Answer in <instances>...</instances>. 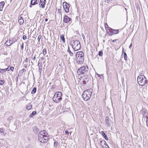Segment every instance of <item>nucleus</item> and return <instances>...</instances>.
Wrapping results in <instances>:
<instances>
[{
	"instance_id": "obj_22",
	"label": "nucleus",
	"mask_w": 148,
	"mask_h": 148,
	"mask_svg": "<svg viewBox=\"0 0 148 148\" xmlns=\"http://www.w3.org/2000/svg\"><path fill=\"white\" fill-rule=\"evenodd\" d=\"M11 41L10 40H7L6 41V42L5 43L4 45L5 46H10L12 44V43H10V45H9V43H10V42Z\"/></svg>"
},
{
	"instance_id": "obj_64",
	"label": "nucleus",
	"mask_w": 148,
	"mask_h": 148,
	"mask_svg": "<svg viewBox=\"0 0 148 148\" xmlns=\"http://www.w3.org/2000/svg\"><path fill=\"white\" fill-rule=\"evenodd\" d=\"M147 119H148V117L147 116V119L146 120H147Z\"/></svg>"
},
{
	"instance_id": "obj_63",
	"label": "nucleus",
	"mask_w": 148,
	"mask_h": 148,
	"mask_svg": "<svg viewBox=\"0 0 148 148\" xmlns=\"http://www.w3.org/2000/svg\"><path fill=\"white\" fill-rule=\"evenodd\" d=\"M45 61H44L43 62V64H44V63H45Z\"/></svg>"
},
{
	"instance_id": "obj_19",
	"label": "nucleus",
	"mask_w": 148,
	"mask_h": 148,
	"mask_svg": "<svg viewBox=\"0 0 148 148\" xmlns=\"http://www.w3.org/2000/svg\"><path fill=\"white\" fill-rule=\"evenodd\" d=\"M106 30V33L109 36H112L114 35L113 32L111 31L108 30V29Z\"/></svg>"
},
{
	"instance_id": "obj_14",
	"label": "nucleus",
	"mask_w": 148,
	"mask_h": 148,
	"mask_svg": "<svg viewBox=\"0 0 148 148\" xmlns=\"http://www.w3.org/2000/svg\"><path fill=\"white\" fill-rule=\"evenodd\" d=\"M18 21L20 25H22L24 23V20L22 17L21 16V15L19 16Z\"/></svg>"
},
{
	"instance_id": "obj_6",
	"label": "nucleus",
	"mask_w": 148,
	"mask_h": 148,
	"mask_svg": "<svg viewBox=\"0 0 148 148\" xmlns=\"http://www.w3.org/2000/svg\"><path fill=\"white\" fill-rule=\"evenodd\" d=\"M38 137L39 141L42 143H46L49 138V136H45L40 134H38Z\"/></svg>"
},
{
	"instance_id": "obj_29",
	"label": "nucleus",
	"mask_w": 148,
	"mask_h": 148,
	"mask_svg": "<svg viewBox=\"0 0 148 148\" xmlns=\"http://www.w3.org/2000/svg\"><path fill=\"white\" fill-rule=\"evenodd\" d=\"M8 68H5V69H0V73H4V71H6V70H8Z\"/></svg>"
},
{
	"instance_id": "obj_33",
	"label": "nucleus",
	"mask_w": 148,
	"mask_h": 148,
	"mask_svg": "<svg viewBox=\"0 0 148 148\" xmlns=\"http://www.w3.org/2000/svg\"><path fill=\"white\" fill-rule=\"evenodd\" d=\"M119 29H114V32H113V34H116L119 33Z\"/></svg>"
},
{
	"instance_id": "obj_40",
	"label": "nucleus",
	"mask_w": 148,
	"mask_h": 148,
	"mask_svg": "<svg viewBox=\"0 0 148 148\" xmlns=\"http://www.w3.org/2000/svg\"><path fill=\"white\" fill-rule=\"evenodd\" d=\"M23 39L24 40H25V39H26L27 38L26 36L25 35H23Z\"/></svg>"
},
{
	"instance_id": "obj_54",
	"label": "nucleus",
	"mask_w": 148,
	"mask_h": 148,
	"mask_svg": "<svg viewBox=\"0 0 148 148\" xmlns=\"http://www.w3.org/2000/svg\"><path fill=\"white\" fill-rule=\"evenodd\" d=\"M114 29H113L112 28H111L110 30L111 31H112L113 32H114Z\"/></svg>"
},
{
	"instance_id": "obj_53",
	"label": "nucleus",
	"mask_w": 148,
	"mask_h": 148,
	"mask_svg": "<svg viewBox=\"0 0 148 148\" xmlns=\"http://www.w3.org/2000/svg\"><path fill=\"white\" fill-rule=\"evenodd\" d=\"M136 7L137 9V10H138V5H136Z\"/></svg>"
},
{
	"instance_id": "obj_11",
	"label": "nucleus",
	"mask_w": 148,
	"mask_h": 148,
	"mask_svg": "<svg viewBox=\"0 0 148 148\" xmlns=\"http://www.w3.org/2000/svg\"><path fill=\"white\" fill-rule=\"evenodd\" d=\"M106 124L108 126H109L111 124L113 123L111 119L107 116L106 117Z\"/></svg>"
},
{
	"instance_id": "obj_51",
	"label": "nucleus",
	"mask_w": 148,
	"mask_h": 148,
	"mask_svg": "<svg viewBox=\"0 0 148 148\" xmlns=\"http://www.w3.org/2000/svg\"><path fill=\"white\" fill-rule=\"evenodd\" d=\"M124 51H125V50H124V49L123 48L122 49V53L123 52H124Z\"/></svg>"
},
{
	"instance_id": "obj_44",
	"label": "nucleus",
	"mask_w": 148,
	"mask_h": 148,
	"mask_svg": "<svg viewBox=\"0 0 148 148\" xmlns=\"http://www.w3.org/2000/svg\"><path fill=\"white\" fill-rule=\"evenodd\" d=\"M25 62H26V63H27L28 62V58H26V59H25Z\"/></svg>"
},
{
	"instance_id": "obj_21",
	"label": "nucleus",
	"mask_w": 148,
	"mask_h": 148,
	"mask_svg": "<svg viewBox=\"0 0 148 148\" xmlns=\"http://www.w3.org/2000/svg\"><path fill=\"white\" fill-rule=\"evenodd\" d=\"M37 114L36 112L35 111L33 112L32 113L30 114L29 115V117L30 118H32L34 115Z\"/></svg>"
},
{
	"instance_id": "obj_31",
	"label": "nucleus",
	"mask_w": 148,
	"mask_h": 148,
	"mask_svg": "<svg viewBox=\"0 0 148 148\" xmlns=\"http://www.w3.org/2000/svg\"><path fill=\"white\" fill-rule=\"evenodd\" d=\"M59 143L57 141H56L54 142V147L55 148H56L57 147Z\"/></svg>"
},
{
	"instance_id": "obj_23",
	"label": "nucleus",
	"mask_w": 148,
	"mask_h": 148,
	"mask_svg": "<svg viewBox=\"0 0 148 148\" xmlns=\"http://www.w3.org/2000/svg\"><path fill=\"white\" fill-rule=\"evenodd\" d=\"M32 108V105L30 103H29L27 104L26 106V109L28 110L31 109Z\"/></svg>"
},
{
	"instance_id": "obj_50",
	"label": "nucleus",
	"mask_w": 148,
	"mask_h": 148,
	"mask_svg": "<svg viewBox=\"0 0 148 148\" xmlns=\"http://www.w3.org/2000/svg\"><path fill=\"white\" fill-rule=\"evenodd\" d=\"M2 130V129H0V133L3 132Z\"/></svg>"
},
{
	"instance_id": "obj_58",
	"label": "nucleus",
	"mask_w": 148,
	"mask_h": 148,
	"mask_svg": "<svg viewBox=\"0 0 148 148\" xmlns=\"http://www.w3.org/2000/svg\"><path fill=\"white\" fill-rule=\"evenodd\" d=\"M16 82H17L18 81V76L16 77Z\"/></svg>"
},
{
	"instance_id": "obj_48",
	"label": "nucleus",
	"mask_w": 148,
	"mask_h": 148,
	"mask_svg": "<svg viewBox=\"0 0 148 148\" xmlns=\"http://www.w3.org/2000/svg\"><path fill=\"white\" fill-rule=\"evenodd\" d=\"M146 124L147 126L148 127V119L146 120Z\"/></svg>"
},
{
	"instance_id": "obj_46",
	"label": "nucleus",
	"mask_w": 148,
	"mask_h": 148,
	"mask_svg": "<svg viewBox=\"0 0 148 148\" xmlns=\"http://www.w3.org/2000/svg\"><path fill=\"white\" fill-rule=\"evenodd\" d=\"M27 64H25L23 65L24 67H25V68H27Z\"/></svg>"
},
{
	"instance_id": "obj_35",
	"label": "nucleus",
	"mask_w": 148,
	"mask_h": 148,
	"mask_svg": "<svg viewBox=\"0 0 148 148\" xmlns=\"http://www.w3.org/2000/svg\"><path fill=\"white\" fill-rule=\"evenodd\" d=\"M47 53V51L46 49H43V55L44 56H45Z\"/></svg>"
},
{
	"instance_id": "obj_16",
	"label": "nucleus",
	"mask_w": 148,
	"mask_h": 148,
	"mask_svg": "<svg viewBox=\"0 0 148 148\" xmlns=\"http://www.w3.org/2000/svg\"><path fill=\"white\" fill-rule=\"evenodd\" d=\"M33 130L34 133H37L40 131L39 129L36 126H34L33 127Z\"/></svg>"
},
{
	"instance_id": "obj_34",
	"label": "nucleus",
	"mask_w": 148,
	"mask_h": 148,
	"mask_svg": "<svg viewBox=\"0 0 148 148\" xmlns=\"http://www.w3.org/2000/svg\"><path fill=\"white\" fill-rule=\"evenodd\" d=\"M123 56L124 57V59L125 60H127V56L125 52H124Z\"/></svg>"
},
{
	"instance_id": "obj_15",
	"label": "nucleus",
	"mask_w": 148,
	"mask_h": 148,
	"mask_svg": "<svg viewBox=\"0 0 148 148\" xmlns=\"http://www.w3.org/2000/svg\"><path fill=\"white\" fill-rule=\"evenodd\" d=\"M39 134H43V135H44V136H49L48 134V133L46 132L45 130H43L41 131L40 132H39Z\"/></svg>"
},
{
	"instance_id": "obj_5",
	"label": "nucleus",
	"mask_w": 148,
	"mask_h": 148,
	"mask_svg": "<svg viewBox=\"0 0 148 148\" xmlns=\"http://www.w3.org/2000/svg\"><path fill=\"white\" fill-rule=\"evenodd\" d=\"M73 45H72V46L74 51H77L80 49L81 45L79 41L75 40H73Z\"/></svg>"
},
{
	"instance_id": "obj_4",
	"label": "nucleus",
	"mask_w": 148,
	"mask_h": 148,
	"mask_svg": "<svg viewBox=\"0 0 148 148\" xmlns=\"http://www.w3.org/2000/svg\"><path fill=\"white\" fill-rule=\"evenodd\" d=\"M91 94V92L89 90H87L84 92L82 95V97L85 101H87L90 98Z\"/></svg>"
},
{
	"instance_id": "obj_36",
	"label": "nucleus",
	"mask_w": 148,
	"mask_h": 148,
	"mask_svg": "<svg viewBox=\"0 0 148 148\" xmlns=\"http://www.w3.org/2000/svg\"><path fill=\"white\" fill-rule=\"evenodd\" d=\"M103 51H100L99 52L98 55L100 56H102L103 55Z\"/></svg>"
},
{
	"instance_id": "obj_49",
	"label": "nucleus",
	"mask_w": 148,
	"mask_h": 148,
	"mask_svg": "<svg viewBox=\"0 0 148 148\" xmlns=\"http://www.w3.org/2000/svg\"><path fill=\"white\" fill-rule=\"evenodd\" d=\"M111 28L109 27H108V28H107V29H108V30H110V29H111Z\"/></svg>"
},
{
	"instance_id": "obj_12",
	"label": "nucleus",
	"mask_w": 148,
	"mask_h": 148,
	"mask_svg": "<svg viewBox=\"0 0 148 148\" xmlns=\"http://www.w3.org/2000/svg\"><path fill=\"white\" fill-rule=\"evenodd\" d=\"M89 79H90L89 77L86 75V76L83 79V80L82 81L83 84L85 85H86L88 82Z\"/></svg>"
},
{
	"instance_id": "obj_27",
	"label": "nucleus",
	"mask_w": 148,
	"mask_h": 148,
	"mask_svg": "<svg viewBox=\"0 0 148 148\" xmlns=\"http://www.w3.org/2000/svg\"><path fill=\"white\" fill-rule=\"evenodd\" d=\"M7 68H8V70H7L8 71H9L10 70H11L12 71H13L14 69V67H11L10 66H8Z\"/></svg>"
},
{
	"instance_id": "obj_8",
	"label": "nucleus",
	"mask_w": 148,
	"mask_h": 148,
	"mask_svg": "<svg viewBox=\"0 0 148 148\" xmlns=\"http://www.w3.org/2000/svg\"><path fill=\"white\" fill-rule=\"evenodd\" d=\"M63 5L65 11L66 13L69 12V5L66 2H64L63 3Z\"/></svg>"
},
{
	"instance_id": "obj_52",
	"label": "nucleus",
	"mask_w": 148,
	"mask_h": 148,
	"mask_svg": "<svg viewBox=\"0 0 148 148\" xmlns=\"http://www.w3.org/2000/svg\"><path fill=\"white\" fill-rule=\"evenodd\" d=\"M41 58V59L42 60H43L45 59V58L43 57H42Z\"/></svg>"
},
{
	"instance_id": "obj_37",
	"label": "nucleus",
	"mask_w": 148,
	"mask_h": 148,
	"mask_svg": "<svg viewBox=\"0 0 148 148\" xmlns=\"http://www.w3.org/2000/svg\"><path fill=\"white\" fill-rule=\"evenodd\" d=\"M4 80H0V85H2L4 84Z\"/></svg>"
},
{
	"instance_id": "obj_41",
	"label": "nucleus",
	"mask_w": 148,
	"mask_h": 148,
	"mask_svg": "<svg viewBox=\"0 0 148 148\" xmlns=\"http://www.w3.org/2000/svg\"><path fill=\"white\" fill-rule=\"evenodd\" d=\"M24 47V44L23 43H22V44L21 45V50H23Z\"/></svg>"
},
{
	"instance_id": "obj_20",
	"label": "nucleus",
	"mask_w": 148,
	"mask_h": 148,
	"mask_svg": "<svg viewBox=\"0 0 148 148\" xmlns=\"http://www.w3.org/2000/svg\"><path fill=\"white\" fill-rule=\"evenodd\" d=\"M38 3L37 0H31L30 2L31 5H35Z\"/></svg>"
},
{
	"instance_id": "obj_18",
	"label": "nucleus",
	"mask_w": 148,
	"mask_h": 148,
	"mask_svg": "<svg viewBox=\"0 0 148 148\" xmlns=\"http://www.w3.org/2000/svg\"><path fill=\"white\" fill-rule=\"evenodd\" d=\"M4 5V2L2 1L0 2V11H2L3 10V8Z\"/></svg>"
},
{
	"instance_id": "obj_47",
	"label": "nucleus",
	"mask_w": 148,
	"mask_h": 148,
	"mask_svg": "<svg viewBox=\"0 0 148 148\" xmlns=\"http://www.w3.org/2000/svg\"><path fill=\"white\" fill-rule=\"evenodd\" d=\"M36 53H35V54L34 55V56L33 58V60H35L36 59Z\"/></svg>"
},
{
	"instance_id": "obj_55",
	"label": "nucleus",
	"mask_w": 148,
	"mask_h": 148,
	"mask_svg": "<svg viewBox=\"0 0 148 148\" xmlns=\"http://www.w3.org/2000/svg\"><path fill=\"white\" fill-rule=\"evenodd\" d=\"M138 78H139V76H138V77H137V82H138V84H139V81H138Z\"/></svg>"
},
{
	"instance_id": "obj_3",
	"label": "nucleus",
	"mask_w": 148,
	"mask_h": 148,
	"mask_svg": "<svg viewBox=\"0 0 148 148\" xmlns=\"http://www.w3.org/2000/svg\"><path fill=\"white\" fill-rule=\"evenodd\" d=\"M62 95L61 92H56L53 97V100L56 103H58L60 102L62 99Z\"/></svg>"
},
{
	"instance_id": "obj_61",
	"label": "nucleus",
	"mask_w": 148,
	"mask_h": 148,
	"mask_svg": "<svg viewBox=\"0 0 148 148\" xmlns=\"http://www.w3.org/2000/svg\"><path fill=\"white\" fill-rule=\"evenodd\" d=\"M32 5H31L30 4V5H29V7H30V8H32Z\"/></svg>"
},
{
	"instance_id": "obj_13",
	"label": "nucleus",
	"mask_w": 148,
	"mask_h": 148,
	"mask_svg": "<svg viewBox=\"0 0 148 148\" xmlns=\"http://www.w3.org/2000/svg\"><path fill=\"white\" fill-rule=\"evenodd\" d=\"M71 19L70 18L68 17L66 15H65L64 17L63 21L65 23H68L71 20Z\"/></svg>"
},
{
	"instance_id": "obj_25",
	"label": "nucleus",
	"mask_w": 148,
	"mask_h": 148,
	"mask_svg": "<svg viewBox=\"0 0 148 148\" xmlns=\"http://www.w3.org/2000/svg\"><path fill=\"white\" fill-rule=\"evenodd\" d=\"M101 133H102V135L103 136L104 138L106 140H108V138L107 136H106V135L105 134L104 132L103 131H102L101 132Z\"/></svg>"
},
{
	"instance_id": "obj_59",
	"label": "nucleus",
	"mask_w": 148,
	"mask_h": 148,
	"mask_svg": "<svg viewBox=\"0 0 148 148\" xmlns=\"http://www.w3.org/2000/svg\"><path fill=\"white\" fill-rule=\"evenodd\" d=\"M132 46V44H131L129 46V48H130V47H131Z\"/></svg>"
},
{
	"instance_id": "obj_39",
	"label": "nucleus",
	"mask_w": 148,
	"mask_h": 148,
	"mask_svg": "<svg viewBox=\"0 0 148 148\" xmlns=\"http://www.w3.org/2000/svg\"><path fill=\"white\" fill-rule=\"evenodd\" d=\"M42 37L41 35H40L38 36V42H40V40Z\"/></svg>"
},
{
	"instance_id": "obj_2",
	"label": "nucleus",
	"mask_w": 148,
	"mask_h": 148,
	"mask_svg": "<svg viewBox=\"0 0 148 148\" xmlns=\"http://www.w3.org/2000/svg\"><path fill=\"white\" fill-rule=\"evenodd\" d=\"M89 68L87 65L82 66L79 68L77 71V74L80 75L82 74L86 75L88 73Z\"/></svg>"
},
{
	"instance_id": "obj_32",
	"label": "nucleus",
	"mask_w": 148,
	"mask_h": 148,
	"mask_svg": "<svg viewBox=\"0 0 148 148\" xmlns=\"http://www.w3.org/2000/svg\"><path fill=\"white\" fill-rule=\"evenodd\" d=\"M26 71V69H23L21 70L19 72V74H20L21 75L25 71Z\"/></svg>"
},
{
	"instance_id": "obj_10",
	"label": "nucleus",
	"mask_w": 148,
	"mask_h": 148,
	"mask_svg": "<svg viewBox=\"0 0 148 148\" xmlns=\"http://www.w3.org/2000/svg\"><path fill=\"white\" fill-rule=\"evenodd\" d=\"M46 0H40L39 5L40 8H44L46 4Z\"/></svg>"
},
{
	"instance_id": "obj_28",
	"label": "nucleus",
	"mask_w": 148,
	"mask_h": 148,
	"mask_svg": "<svg viewBox=\"0 0 148 148\" xmlns=\"http://www.w3.org/2000/svg\"><path fill=\"white\" fill-rule=\"evenodd\" d=\"M60 38L62 40V41L64 43L65 42V39L64 37V36L62 34L60 36Z\"/></svg>"
},
{
	"instance_id": "obj_24",
	"label": "nucleus",
	"mask_w": 148,
	"mask_h": 148,
	"mask_svg": "<svg viewBox=\"0 0 148 148\" xmlns=\"http://www.w3.org/2000/svg\"><path fill=\"white\" fill-rule=\"evenodd\" d=\"M67 52H68L69 53V55L71 56H72L73 55V52L71 51L70 48L69 46H68V49L67 50Z\"/></svg>"
},
{
	"instance_id": "obj_42",
	"label": "nucleus",
	"mask_w": 148,
	"mask_h": 148,
	"mask_svg": "<svg viewBox=\"0 0 148 148\" xmlns=\"http://www.w3.org/2000/svg\"><path fill=\"white\" fill-rule=\"evenodd\" d=\"M65 133L67 134H68L69 133V132L67 130H65Z\"/></svg>"
},
{
	"instance_id": "obj_60",
	"label": "nucleus",
	"mask_w": 148,
	"mask_h": 148,
	"mask_svg": "<svg viewBox=\"0 0 148 148\" xmlns=\"http://www.w3.org/2000/svg\"><path fill=\"white\" fill-rule=\"evenodd\" d=\"M116 40H113V42H115L116 41Z\"/></svg>"
},
{
	"instance_id": "obj_1",
	"label": "nucleus",
	"mask_w": 148,
	"mask_h": 148,
	"mask_svg": "<svg viewBox=\"0 0 148 148\" xmlns=\"http://www.w3.org/2000/svg\"><path fill=\"white\" fill-rule=\"evenodd\" d=\"M84 55L82 51H78L75 54V60L78 64H82L84 60Z\"/></svg>"
},
{
	"instance_id": "obj_38",
	"label": "nucleus",
	"mask_w": 148,
	"mask_h": 148,
	"mask_svg": "<svg viewBox=\"0 0 148 148\" xmlns=\"http://www.w3.org/2000/svg\"><path fill=\"white\" fill-rule=\"evenodd\" d=\"M105 27L106 30L107 29V28L108 27V24L107 23H105Z\"/></svg>"
},
{
	"instance_id": "obj_30",
	"label": "nucleus",
	"mask_w": 148,
	"mask_h": 148,
	"mask_svg": "<svg viewBox=\"0 0 148 148\" xmlns=\"http://www.w3.org/2000/svg\"><path fill=\"white\" fill-rule=\"evenodd\" d=\"M36 88L34 87L32 90V91L31 93L32 94H34L36 92Z\"/></svg>"
},
{
	"instance_id": "obj_7",
	"label": "nucleus",
	"mask_w": 148,
	"mask_h": 148,
	"mask_svg": "<svg viewBox=\"0 0 148 148\" xmlns=\"http://www.w3.org/2000/svg\"><path fill=\"white\" fill-rule=\"evenodd\" d=\"M147 80L144 75H139V85L144 86L147 83Z\"/></svg>"
},
{
	"instance_id": "obj_57",
	"label": "nucleus",
	"mask_w": 148,
	"mask_h": 148,
	"mask_svg": "<svg viewBox=\"0 0 148 148\" xmlns=\"http://www.w3.org/2000/svg\"><path fill=\"white\" fill-rule=\"evenodd\" d=\"M48 19H47V18H46L45 19V21H46V22L47 21H48Z\"/></svg>"
},
{
	"instance_id": "obj_9",
	"label": "nucleus",
	"mask_w": 148,
	"mask_h": 148,
	"mask_svg": "<svg viewBox=\"0 0 148 148\" xmlns=\"http://www.w3.org/2000/svg\"><path fill=\"white\" fill-rule=\"evenodd\" d=\"M140 114H142L143 116L147 118V111L145 108H142L140 110Z\"/></svg>"
},
{
	"instance_id": "obj_62",
	"label": "nucleus",
	"mask_w": 148,
	"mask_h": 148,
	"mask_svg": "<svg viewBox=\"0 0 148 148\" xmlns=\"http://www.w3.org/2000/svg\"><path fill=\"white\" fill-rule=\"evenodd\" d=\"M51 106H52V105H49V107H51Z\"/></svg>"
},
{
	"instance_id": "obj_45",
	"label": "nucleus",
	"mask_w": 148,
	"mask_h": 148,
	"mask_svg": "<svg viewBox=\"0 0 148 148\" xmlns=\"http://www.w3.org/2000/svg\"><path fill=\"white\" fill-rule=\"evenodd\" d=\"M146 119H147V118H145L143 116L142 120L143 121H145Z\"/></svg>"
},
{
	"instance_id": "obj_26",
	"label": "nucleus",
	"mask_w": 148,
	"mask_h": 148,
	"mask_svg": "<svg viewBox=\"0 0 148 148\" xmlns=\"http://www.w3.org/2000/svg\"><path fill=\"white\" fill-rule=\"evenodd\" d=\"M100 144L102 145L103 144L106 145H107V143L105 140H101L100 142Z\"/></svg>"
},
{
	"instance_id": "obj_17",
	"label": "nucleus",
	"mask_w": 148,
	"mask_h": 148,
	"mask_svg": "<svg viewBox=\"0 0 148 148\" xmlns=\"http://www.w3.org/2000/svg\"><path fill=\"white\" fill-rule=\"evenodd\" d=\"M38 62H39V61ZM42 65V63H40L39 62H38V66L39 72L40 73H41Z\"/></svg>"
},
{
	"instance_id": "obj_43",
	"label": "nucleus",
	"mask_w": 148,
	"mask_h": 148,
	"mask_svg": "<svg viewBox=\"0 0 148 148\" xmlns=\"http://www.w3.org/2000/svg\"><path fill=\"white\" fill-rule=\"evenodd\" d=\"M112 0H105V2H106L108 3L109 2H110Z\"/></svg>"
},
{
	"instance_id": "obj_56",
	"label": "nucleus",
	"mask_w": 148,
	"mask_h": 148,
	"mask_svg": "<svg viewBox=\"0 0 148 148\" xmlns=\"http://www.w3.org/2000/svg\"><path fill=\"white\" fill-rule=\"evenodd\" d=\"M98 76L99 77H100L101 76V75L99 74H97Z\"/></svg>"
}]
</instances>
